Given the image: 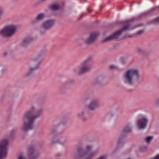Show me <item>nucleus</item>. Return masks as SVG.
<instances>
[{"label":"nucleus","mask_w":159,"mask_h":159,"mask_svg":"<svg viewBox=\"0 0 159 159\" xmlns=\"http://www.w3.org/2000/svg\"><path fill=\"white\" fill-rule=\"evenodd\" d=\"M45 16L43 13H40L36 16L35 19L36 21H38L43 20L44 17Z\"/></svg>","instance_id":"obj_18"},{"label":"nucleus","mask_w":159,"mask_h":159,"mask_svg":"<svg viewBox=\"0 0 159 159\" xmlns=\"http://www.w3.org/2000/svg\"><path fill=\"white\" fill-rule=\"evenodd\" d=\"M16 132V129H13L11 130L10 132V137H12V136L15 134Z\"/></svg>","instance_id":"obj_22"},{"label":"nucleus","mask_w":159,"mask_h":159,"mask_svg":"<svg viewBox=\"0 0 159 159\" xmlns=\"http://www.w3.org/2000/svg\"><path fill=\"white\" fill-rule=\"evenodd\" d=\"M107 157L106 155H103L100 156L97 159H107Z\"/></svg>","instance_id":"obj_25"},{"label":"nucleus","mask_w":159,"mask_h":159,"mask_svg":"<svg viewBox=\"0 0 159 159\" xmlns=\"http://www.w3.org/2000/svg\"><path fill=\"white\" fill-rule=\"evenodd\" d=\"M150 159H159V154L157 155L155 157Z\"/></svg>","instance_id":"obj_28"},{"label":"nucleus","mask_w":159,"mask_h":159,"mask_svg":"<svg viewBox=\"0 0 159 159\" xmlns=\"http://www.w3.org/2000/svg\"><path fill=\"white\" fill-rule=\"evenodd\" d=\"M18 159H25L24 157H23L21 156H20L18 158Z\"/></svg>","instance_id":"obj_29"},{"label":"nucleus","mask_w":159,"mask_h":159,"mask_svg":"<svg viewBox=\"0 0 159 159\" xmlns=\"http://www.w3.org/2000/svg\"><path fill=\"white\" fill-rule=\"evenodd\" d=\"M6 70V69L5 68H4V69H2L1 71V72L2 73L3 71H5Z\"/></svg>","instance_id":"obj_31"},{"label":"nucleus","mask_w":159,"mask_h":159,"mask_svg":"<svg viewBox=\"0 0 159 159\" xmlns=\"http://www.w3.org/2000/svg\"><path fill=\"white\" fill-rule=\"evenodd\" d=\"M132 36V35H127V36H126L125 38H128V37H131Z\"/></svg>","instance_id":"obj_30"},{"label":"nucleus","mask_w":159,"mask_h":159,"mask_svg":"<svg viewBox=\"0 0 159 159\" xmlns=\"http://www.w3.org/2000/svg\"><path fill=\"white\" fill-rule=\"evenodd\" d=\"M153 137L152 136H149L147 137L146 138V141L148 143L152 139Z\"/></svg>","instance_id":"obj_21"},{"label":"nucleus","mask_w":159,"mask_h":159,"mask_svg":"<svg viewBox=\"0 0 159 159\" xmlns=\"http://www.w3.org/2000/svg\"><path fill=\"white\" fill-rule=\"evenodd\" d=\"M50 8L53 10H57L59 9V6L57 4H53L50 6Z\"/></svg>","instance_id":"obj_19"},{"label":"nucleus","mask_w":159,"mask_h":159,"mask_svg":"<svg viewBox=\"0 0 159 159\" xmlns=\"http://www.w3.org/2000/svg\"><path fill=\"white\" fill-rule=\"evenodd\" d=\"M6 55H7V53H4V56H6Z\"/></svg>","instance_id":"obj_33"},{"label":"nucleus","mask_w":159,"mask_h":159,"mask_svg":"<svg viewBox=\"0 0 159 159\" xmlns=\"http://www.w3.org/2000/svg\"><path fill=\"white\" fill-rule=\"evenodd\" d=\"M130 159V158H129V159Z\"/></svg>","instance_id":"obj_36"},{"label":"nucleus","mask_w":159,"mask_h":159,"mask_svg":"<svg viewBox=\"0 0 159 159\" xmlns=\"http://www.w3.org/2000/svg\"><path fill=\"white\" fill-rule=\"evenodd\" d=\"M99 151V149H97L95 150L92 152H91L88 155V157L86 158H83V159H91L95 155L97 154Z\"/></svg>","instance_id":"obj_15"},{"label":"nucleus","mask_w":159,"mask_h":159,"mask_svg":"<svg viewBox=\"0 0 159 159\" xmlns=\"http://www.w3.org/2000/svg\"><path fill=\"white\" fill-rule=\"evenodd\" d=\"M32 39V38L30 37H28L25 39L23 40L21 43V46H25L27 45L30 43Z\"/></svg>","instance_id":"obj_16"},{"label":"nucleus","mask_w":159,"mask_h":159,"mask_svg":"<svg viewBox=\"0 0 159 159\" xmlns=\"http://www.w3.org/2000/svg\"><path fill=\"white\" fill-rule=\"evenodd\" d=\"M93 145L91 144H87L85 147V150L81 145H79L77 148V150L79 154V156L76 159H83L87 155L88 152L91 150L93 148Z\"/></svg>","instance_id":"obj_6"},{"label":"nucleus","mask_w":159,"mask_h":159,"mask_svg":"<svg viewBox=\"0 0 159 159\" xmlns=\"http://www.w3.org/2000/svg\"><path fill=\"white\" fill-rule=\"evenodd\" d=\"M152 23H159V16L154 20Z\"/></svg>","instance_id":"obj_23"},{"label":"nucleus","mask_w":159,"mask_h":159,"mask_svg":"<svg viewBox=\"0 0 159 159\" xmlns=\"http://www.w3.org/2000/svg\"><path fill=\"white\" fill-rule=\"evenodd\" d=\"M157 104H159V99L157 101Z\"/></svg>","instance_id":"obj_32"},{"label":"nucleus","mask_w":159,"mask_h":159,"mask_svg":"<svg viewBox=\"0 0 159 159\" xmlns=\"http://www.w3.org/2000/svg\"><path fill=\"white\" fill-rule=\"evenodd\" d=\"M142 51H143L142 49L140 48H138L137 49V52L139 53L142 52Z\"/></svg>","instance_id":"obj_27"},{"label":"nucleus","mask_w":159,"mask_h":159,"mask_svg":"<svg viewBox=\"0 0 159 159\" xmlns=\"http://www.w3.org/2000/svg\"><path fill=\"white\" fill-rule=\"evenodd\" d=\"M132 127L130 124H128L124 128L123 132L124 133H127L131 131Z\"/></svg>","instance_id":"obj_17"},{"label":"nucleus","mask_w":159,"mask_h":159,"mask_svg":"<svg viewBox=\"0 0 159 159\" xmlns=\"http://www.w3.org/2000/svg\"><path fill=\"white\" fill-rule=\"evenodd\" d=\"M8 141L6 139L0 140V159L5 157L7 154Z\"/></svg>","instance_id":"obj_8"},{"label":"nucleus","mask_w":159,"mask_h":159,"mask_svg":"<svg viewBox=\"0 0 159 159\" xmlns=\"http://www.w3.org/2000/svg\"><path fill=\"white\" fill-rule=\"evenodd\" d=\"M141 151H143V150H142V149L141 150Z\"/></svg>","instance_id":"obj_35"},{"label":"nucleus","mask_w":159,"mask_h":159,"mask_svg":"<svg viewBox=\"0 0 159 159\" xmlns=\"http://www.w3.org/2000/svg\"><path fill=\"white\" fill-rule=\"evenodd\" d=\"M77 117L79 118L82 119V121H86L88 118L85 116V112L84 110L78 112L76 114Z\"/></svg>","instance_id":"obj_14"},{"label":"nucleus","mask_w":159,"mask_h":159,"mask_svg":"<svg viewBox=\"0 0 159 159\" xmlns=\"http://www.w3.org/2000/svg\"><path fill=\"white\" fill-rule=\"evenodd\" d=\"M110 68L111 69H117V66H115L114 65H111L110 66Z\"/></svg>","instance_id":"obj_24"},{"label":"nucleus","mask_w":159,"mask_h":159,"mask_svg":"<svg viewBox=\"0 0 159 159\" xmlns=\"http://www.w3.org/2000/svg\"><path fill=\"white\" fill-rule=\"evenodd\" d=\"M148 122V119L144 117L140 118L138 120L137 125L139 129H143L146 127Z\"/></svg>","instance_id":"obj_9"},{"label":"nucleus","mask_w":159,"mask_h":159,"mask_svg":"<svg viewBox=\"0 0 159 159\" xmlns=\"http://www.w3.org/2000/svg\"><path fill=\"white\" fill-rule=\"evenodd\" d=\"M100 105L99 100L98 99H93L90 101L87 107L89 110L93 111Z\"/></svg>","instance_id":"obj_10"},{"label":"nucleus","mask_w":159,"mask_h":159,"mask_svg":"<svg viewBox=\"0 0 159 159\" xmlns=\"http://www.w3.org/2000/svg\"><path fill=\"white\" fill-rule=\"evenodd\" d=\"M65 139L63 138H62L60 139L59 140L56 141V142H52V143H59L61 144H64L65 142Z\"/></svg>","instance_id":"obj_20"},{"label":"nucleus","mask_w":159,"mask_h":159,"mask_svg":"<svg viewBox=\"0 0 159 159\" xmlns=\"http://www.w3.org/2000/svg\"><path fill=\"white\" fill-rule=\"evenodd\" d=\"M93 57H89L86 58L85 60L81 64L78 71L77 69L74 70L75 72L78 71L79 74H81L86 72L89 70L92 67Z\"/></svg>","instance_id":"obj_4"},{"label":"nucleus","mask_w":159,"mask_h":159,"mask_svg":"<svg viewBox=\"0 0 159 159\" xmlns=\"http://www.w3.org/2000/svg\"><path fill=\"white\" fill-rule=\"evenodd\" d=\"M143 30H141L140 31H138L137 33L136 34L138 35H140L142 34L143 33Z\"/></svg>","instance_id":"obj_26"},{"label":"nucleus","mask_w":159,"mask_h":159,"mask_svg":"<svg viewBox=\"0 0 159 159\" xmlns=\"http://www.w3.org/2000/svg\"><path fill=\"white\" fill-rule=\"evenodd\" d=\"M54 23L55 21L53 20H47L43 23L42 27L45 30H48L53 27Z\"/></svg>","instance_id":"obj_11"},{"label":"nucleus","mask_w":159,"mask_h":159,"mask_svg":"<svg viewBox=\"0 0 159 159\" xmlns=\"http://www.w3.org/2000/svg\"><path fill=\"white\" fill-rule=\"evenodd\" d=\"M28 156L30 159H35L38 156H35L33 147H30L28 149Z\"/></svg>","instance_id":"obj_13"},{"label":"nucleus","mask_w":159,"mask_h":159,"mask_svg":"<svg viewBox=\"0 0 159 159\" xmlns=\"http://www.w3.org/2000/svg\"><path fill=\"white\" fill-rule=\"evenodd\" d=\"M43 111L42 108L36 111V107L34 106H31L30 110L25 113L23 117V125L22 127L23 131H27L32 129L35 119L40 116Z\"/></svg>","instance_id":"obj_1"},{"label":"nucleus","mask_w":159,"mask_h":159,"mask_svg":"<svg viewBox=\"0 0 159 159\" xmlns=\"http://www.w3.org/2000/svg\"><path fill=\"white\" fill-rule=\"evenodd\" d=\"M132 25V24L130 21H128L126 25L124 26L122 29L116 31L113 34L107 37L103 40V41L104 42H107L112 39H116L123 31L128 30H132L135 29L136 26L133 27Z\"/></svg>","instance_id":"obj_3"},{"label":"nucleus","mask_w":159,"mask_h":159,"mask_svg":"<svg viewBox=\"0 0 159 159\" xmlns=\"http://www.w3.org/2000/svg\"><path fill=\"white\" fill-rule=\"evenodd\" d=\"M16 29V27L15 25H8L0 31V34L5 37H10L15 34Z\"/></svg>","instance_id":"obj_7"},{"label":"nucleus","mask_w":159,"mask_h":159,"mask_svg":"<svg viewBox=\"0 0 159 159\" xmlns=\"http://www.w3.org/2000/svg\"><path fill=\"white\" fill-rule=\"evenodd\" d=\"M140 76L138 69H130L124 73L123 76V82L127 84L133 85L138 83Z\"/></svg>","instance_id":"obj_2"},{"label":"nucleus","mask_w":159,"mask_h":159,"mask_svg":"<svg viewBox=\"0 0 159 159\" xmlns=\"http://www.w3.org/2000/svg\"><path fill=\"white\" fill-rule=\"evenodd\" d=\"M156 8H159V6H158V7H157Z\"/></svg>","instance_id":"obj_34"},{"label":"nucleus","mask_w":159,"mask_h":159,"mask_svg":"<svg viewBox=\"0 0 159 159\" xmlns=\"http://www.w3.org/2000/svg\"><path fill=\"white\" fill-rule=\"evenodd\" d=\"M43 59L41 54H37L32 58L29 62L31 66L29 69V72L30 73H32L38 69Z\"/></svg>","instance_id":"obj_5"},{"label":"nucleus","mask_w":159,"mask_h":159,"mask_svg":"<svg viewBox=\"0 0 159 159\" xmlns=\"http://www.w3.org/2000/svg\"><path fill=\"white\" fill-rule=\"evenodd\" d=\"M98 34V32L91 33L89 37L86 40V43L87 44L91 43L96 39Z\"/></svg>","instance_id":"obj_12"}]
</instances>
